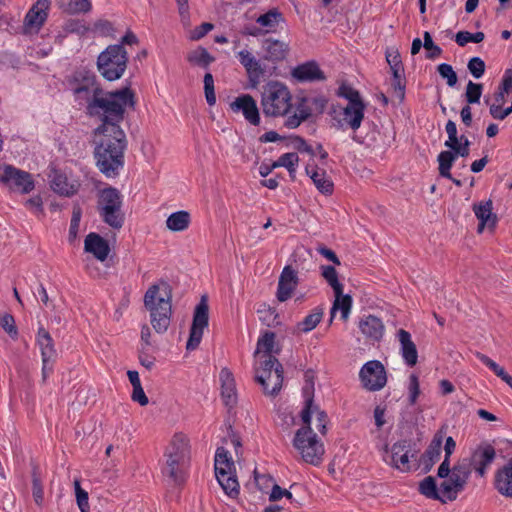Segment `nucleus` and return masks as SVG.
<instances>
[{
	"label": "nucleus",
	"mask_w": 512,
	"mask_h": 512,
	"mask_svg": "<svg viewBox=\"0 0 512 512\" xmlns=\"http://www.w3.org/2000/svg\"><path fill=\"white\" fill-rule=\"evenodd\" d=\"M166 287V297H160L159 286L151 285L144 295V306L150 312V322L153 329L163 334L168 330L172 316V290L171 287L164 283Z\"/></svg>",
	"instance_id": "6"
},
{
	"label": "nucleus",
	"mask_w": 512,
	"mask_h": 512,
	"mask_svg": "<svg viewBox=\"0 0 512 512\" xmlns=\"http://www.w3.org/2000/svg\"><path fill=\"white\" fill-rule=\"evenodd\" d=\"M437 71L442 78L447 80V85L449 87H454L457 84V74L450 64L442 63L438 65Z\"/></svg>",
	"instance_id": "55"
},
{
	"label": "nucleus",
	"mask_w": 512,
	"mask_h": 512,
	"mask_svg": "<svg viewBox=\"0 0 512 512\" xmlns=\"http://www.w3.org/2000/svg\"><path fill=\"white\" fill-rule=\"evenodd\" d=\"M262 49L264 50V60L277 63L286 58L289 46L283 41L267 38L263 41Z\"/></svg>",
	"instance_id": "26"
},
{
	"label": "nucleus",
	"mask_w": 512,
	"mask_h": 512,
	"mask_svg": "<svg viewBox=\"0 0 512 512\" xmlns=\"http://www.w3.org/2000/svg\"><path fill=\"white\" fill-rule=\"evenodd\" d=\"M0 182L10 189L29 193L34 189V182L28 172L17 169L11 165L0 168Z\"/></svg>",
	"instance_id": "13"
},
{
	"label": "nucleus",
	"mask_w": 512,
	"mask_h": 512,
	"mask_svg": "<svg viewBox=\"0 0 512 512\" xmlns=\"http://www.w3.org/2000/svg\"><path fill=\"white\" fill-rule=\"evenodd\" d=\"M128 62L127 51L122 44L108 46L100 53L97 67L100 74L108 81H114L123 75Z\"/></svg>",
	"instance_id": "9"
},
{
	"label": "nucleus",
	"mask_w": 512,
	"mask_h": 512,
	"mask_svg": "<svg viewBox=\"0 0 512 512\" xmlns=\"http://www.w3.org/2000/svg\"><path fill=\"white\" fill-rule=\"evenodd\" d=\"M292 106V95L286 85L270 81L264 86L261 107L266 117L286 116Z\"/></svg>",
	"instance_id": "7"
},
{
	"label": "nucleus",
	"mask_w": 512,
	"mask_h": 512,
	"mask_svg": "<svg viewBox=\"0 0 512 512\" xmlns=\"http://www.w3.org/2000/svg\"><path fill=\"white\" fill-rule=\"evenodd\" d=\"M280 21H283L282 13L278 11V9L273 8L270 9L265 14L260 15L256 19V23H258L262 27H266L267 30H264L265 33L274 29Z\"/></svg>",
	"instance_id": "43"
},
{
	"label": "nucleus",
	"mask_w": 512,
	"mask_h": 512,
	"mask_svg": "<svg viewBox=\"0 0 512 512\" xmlns=\"http://www.w3.org/2000/svg\"><path fill=\"white\" fill-rule=\"evenodd\" d=\"M364 110L365 104H347V106L343 108V120L354 132L361 126L364 119Z\"/></svg>",
	"instance_id": "33"
},
{
	"label": "nucleus",
	"mask_w": 512,
	"mask_h": 512,
	"mask_svg": "<svg viewBox=\"0 0 512 512\" xmlns=\"http://www.w3.org/2000/svg\"><path fill=\"white\" fill-rule=\"evenodd\" d=\"M298 284V272L291 265H286L278 279L276 292L278 301L285 302L290 299Z\"/></svg>",
	"instance_id": "18"
},
{
	"label": "nucleus",
	"mask_w": 512,
	"mask_h": 512,
	"mask_svg": "<svg viewBox=\"0 0 512 512\" xmlns=\"http://www.w3.org/2000/svg\"><path fill=\"white\" fill-rule=\"evenodd\" d=\"M94 159L99 171L106 177H116L124 166V153L127 149V138L123 129L97 133Z\"/></svg>",
	"instance_id": "2"
},
{
	"label": "nucleus",
	"mask_w": 512,
	"mask_h": 512,
	"mask_svg": "<svg viewBox=\"0 0 512 512\" xmlns=\"http://www.w3.org/2000/svg\"><path fill=\"white\" fill-rule=\"evenodd\" d=\"M0 325L12 339H16L18 337V329L15 324V319L11 314L3 315L0 319Z\"/></svg>",
	"instance_id": "58"
},
{
	"label": "nucleus",
	"mask_w": 512,
	"mask_h": 512,
	"mask_svg": "<svg viewBox=\"0 0 512 512\" xmlns=\"http://www.w3.org/2000/svg\"><path fill=\"white\" fill-rule=\"evenodd\" d=\"M397 337L403 361L409 367L415 366L418 362V351L415 343L412 341L411 334L404 329H399Z\"/></svg>",
	"instance_id": "25"
},
{
	"label": "nucleus",
	"mask_w": 512,
	"mask_h": 512,
	"mask_svg": "<svg viewBox=\"0 0 512 512\" xmlns=\"http://www.w3.org/2000/svg\"><path fill=\"white\" fill-rule=\"evenodd\" d=\"M385 452L387 456L384 457V461L392 467L401 471H409V452L410 442L408 440H400L394 443L391 447L390 454L388 445H385Z\"/></svg>",
	"instance_id": "15"
},
{
	"label": "nucleus",
	"mask_w": 512,
	"mask_h": 512,
	"mask_svg": "<svg viewBox=\"0 0 512 512\" xmlns=\"http://www.w3.org/2000/svg\"><path fill=\"white\" fill-rule=\"evenodd\" d=\"M493 203L491 200L482 201L473 205L475 216L479 220L477 232L482 233L485 227L494 229L497 223V215L492 212Z\"/></svg>",
	"instance_id": "23"
},
{
	"label": "nucleus",
	"mask_w": 512,
	"mask_h": 512,
	"mask_svg": "<svg viewBox=\"0 0 512 512\" xmlns=\"http://www.w3.org/2000/svg\"><path fill=\"white\" fill-rule=\"evenodd\" d=\"M468 71L475 79L481 78L485 73V62L480 57H472L467 64Z\"/></svg>",
	"instance_id": "54"
},
{
	"label": "nucleus",
	"mask_w": 512,
	"mask_h": 512,
	"mask_svg": "<svg viewBox=\"0 0 512 512\" xmlns=\"http://www.w3.org/2000/svg\"><path fill=\"white\" fill-rule=\"evenodd\" d=\"M359 378L366 390L379 391L387 383L386 369L379 360H370L360 369Z\"/></svg>",
	"instance_id": "12"
},
{
	"label": "nucleus",
	"mask_w": 512,
	"mask_h": 512,
	"mask_svg": "<svg viewBox=\"0 0 512 512\" xmlns=\"http://www.w3.org/2000/svg\"><path fill=\"white\" fill-rule=\"evenodd\" d=\"M457 156L452 151H441L437 157V161L439 163V174L444 178H452V174L450 172Z\"/></svg>",
	"instance_id": "42"
},
{
	"label": "nucleus",
	"mask_w": 512,
	"mask_h": 512,
	"mask_svg": "<svg viewBox=\"0 0 512 512\" xmlns=\"http://www.w3.org/2000/svg\"><path fill=\"white\" fill-rule=\"evenodd\" d=\"M483 91L481 83L469 81L466 86L465 98L468 104L479 103Z\"/></svg>",
	"instance_id": "51"
},
{
	"label": "nucleus",
	"mask_w": 512,
	"mask_h": 512,
	"mask_svg": "<svg viewBox=\"0 0 512 512\" xmlns=\"http://www.w3.org/2000/svg\"><path fill=\"white\" fill-rule=\"evenodd\" d=\"M290 141L293 145V147L298 150L299 152L301 153H307L311 156H314V150L313 148L307 144L306 140L299 136V135H293V136H290Z\"/></svg>",
	"instance_id": "62"
},
{
	"label": "nucleus",
	"mask_w": 512,
	"mask_h": 512,
	"mask_svg": "<svg viewBox=\"0 0 512 512\" xmlns=\"http://www.w3.org/2000/svg\"><path fill=\"white\" fill-rule=\"evenodd\" d=\"M208 322L209 306L207 296L203 295L194 310L189 339L186 344L187 350L192 351L199 346L202 340L203 331L208 326Z\"/></svg>",
	"instance_id": "11"
},
{
	"label": "nucleus",
	"mask_w": 512,
	"mask_h": 512,
	"mask_svg": "<svg viewBox=\"0 0 512 512\" xmlns=\"http://www.w3.org/2000/svg\"><path fill=\"white\" fill-rule=\"evenodd\" d=\"M495 458V448L489 443H481L473 450L471 456L467 459L477 475L483 477Z\"/></svg>",
	"instance_id": "14"
},
{
	"label": "nucleus",
	"mask_w": 512,
	"mask_h": 512,
	"mask_svg": "<svg viewBox=\"0 0 512 512\" xmlns=\"http://www.w3.org/2000/svg\"><path fill=\"white\" fill-rule=\"evenodd\" d=\"M64 30L68 33L84 35L88 31V27L85 25L83 20L69 19L64 24Z\"/></svg>",
	"instance_id": "59"
},
{
	"label": "nucleus",
	"mask_w": 512,
	"mask_h": 512,
	"mask_svg": "<svg viewBox=\"0 0 512 512\" xmlns=\"http://www.w3.org/2000/svg\"><path fill=\"white\" fill-rule=\"evenodd\" d=\"M312 117L313 107L309 103V97H298L295 103V112L285 119L284 126L288 129H295Z\"/></svg>",
	"instance_id": "21"
},
{
	"label": "nucleus",
	"mask_w": 512,
	"mask_h": 512,
	"mask_svg": "<svg viewBox=\"0 0 512 512\" xmlns=\"http://www.w3.org/2000/svg\"><path fill=\"white\" fill-rule=\"evenodd\" d=\"M306 174L312 179L314 185L318 189V191L325 195H331L333 193L334 184L329 176H327L325 170L318 169L317 166L315 168L310 169V166L307 165Z\"/></svg>",
	"instance_id": "31"
},
{
	"label": "nucleus",
	"mask_w": 512,
	"mask_h": 512,
	"mask_svg": "<svg viewBox=\"0 0 512 512\" xmlns=\"http://www.w3.org/2000/svg\"><path fill=\"white\" fill-rule=\"evenodd\" d=\"M51 0H37L24 18L25 32H38L48 17Z\"/></svg>",
	"instance_id": "16"
},
{
	"label": "nucleus",
	"mask_w": 512,
	"mask_h": 512,
	"mask_svg": "<svg viewBox=\"0 0 512 512\" xmlns=\"http://www.w3.org/2000/svg\"><path fill=\"white\" fill-rule=\"evenodd\" d=\"M187 60L193 65L207 68L212 62H214L215 58L210 55L206 48L198 47L188 53Z\"/></svg>",
	"instance_id": "41"
},
{
	"label": "nucleus",
	"mask_w": 512,
	"mask_h": 512,
	"mask_svg": "<svg viewBox=\"0 0 512 512\" xmlns=\"http://www.w3.org/2000/svg\"><path fill=\"white\" fill-rule=\"evenodd\" d=\"M90 98L87 114L101 121L94 134L122 129L120 123L124 120L126 106L135 105L134 92L129 87L111 92L96 89V94Z\"/></svg>",
	"instance_id": "1"
},
{
	"label": "nucleus",
	"mask_w": 512,
	"mask_h": 512,
	"mask_svg": "<svg viewBox=\"0 0 512 512\" xmlns=\"http://www.w3.org/2000/svg\"><path fill=\"white\" fill-rule=\"evenodd\" d=\"M82 217V209L79 204H74L72 218L69 228V241H73L77 238L79 225Z\"/></svg>",
	"instance_id": "52"
},
{
	"label": "nucleus",
	"mask_w": 512,
	"mask_h": 512,
	"mask_svg": "<svg viewBox=\"0 0 512 512\" xmlns=\"http://www.w3.org/2000/svg\"><path fill=\"white\" fill-rule=\"evenodd\" d=\"M408 392V402L410 405H414L420 395L419 379L414 373L409 376Z\"/></svg>",
	"instance_id": "57"
},
{
	"label": "nucleus",
	"mask_w": 512,
	"mask_h": 512,
	"mask_svg": "<svg viewBox=\"0 0 512 512\" xmlns=\"http://www.w3.org/2000/svg\"><path fill=\"white\" fill-rule=\"evenodd\" d=\"M123 196L112 186L106 187L98 193V210L104 223L113 229H121L124 225L125 215L122 212Z\"/></svg>",
	"instance_id": "8"
},
{
	"label": "nucleus",
	"mask_w": 512,
	"mask_h": 512,
	"mask_svg": "<svg viewBox=\"0 0 512 512\" xmlns=\"http://www.w3.org/2000/svg\"><path fill=\"white\" fill-rule=\"evenodd\" d=\"M84 249L86 252L92 253L96 259L102 262L107 259L110 252L108 241L93 232L86 236Z\"/></svg>",
	"instance_id": "27"
},
{
	"label": "nucleus",
	"mask_w": 512,
	"mask_h": 512,
	"mask_svg": "<svg viewBox=\"0 0 512 512\" xmlns=\"http://www.w3.org/2000/svg\"><path fill=\"white\" fill-rule=\"evenodd\" d=\"M275 343V333L272 331H266L257 342V355L261 350L264 354L272 355L273 347Z\"/></svg>",
	"instance_id": "48"
},
{
	"label": "nucleus",
	"mask_w": 512,
	"mask_h": 512,
	"mask_svg": "<svg viewBox=\"0 0 512 512\" xmlns=\"http://www.w3.org/2000/svg\"><path fill=\"white\" fill-rule=\"evenodd\" d=\"M260 371L256 368L255 381L258 382L265 394L276 396L283 384V366L273 355L263 354Z\"/></svg>",
	"instance_id": "10"
},
{
	"label": "nucleus",
	"mask_w": 512,
	"mask_h": 512,
	"mask_svg": "<svg viewBox=\"0 0 512 512\" xmlns=\"http://www.w3.org/2000/svg\"><path fill=\"white\" fill-rule=\"evenodd\" d=\"M235 473V464L229 452L224 447H218L215 454V474L219 471Z\"/></svg>",
	"instance_id": "38"
},
{
	"label": "nucleus",
	"mask_w": 512,
	"mask_h": 512,
	"mask_svg": "<svg viewBox=\"0 0 512 512\" xmlns=\"http://www.w3.org/2000/svg\"><path fill=\"white\" fill-rule=\"evenodd\" d=\"M309 103L313 107V115L323 114L327 99L324 96L309 97Z\"/></svg>",
	"instance_id": "64"
},
{
	"label": "nucleus",
	"mask_w": 512,
	"mask_h": 512,
	"mask_svg": "<svg viewBox=\"0 0 512 512\" xmlns=\"http://www.w3.org/2000/svg\"><path fill=\"white\" fill-rule=\"evenodd\" d=\"M230 109L235 112H241L246 121L253 126L260 124V113L255 99L250 94H242L230 103Z\"/></svg>",
	"instance_id": "17"
},
{
	"label": "nucleus",
	"mask_w": 512,
	"mask_h": 512,
	"mask_svg": "<svg viewBox=\"0 0 512 512\" xmlns=\"http://www.w3.org/2000/svg\"><path fill=\"white\" fill-rule=\"evenodd\" d=\"M324 315V309L320 306L315 307L302 321L297 323V329L300 332L308 333L316 328Z\"/></svg>",
	"instance_id": "39"
},
{
	"label": "nucleus",
	"mask_w": 512,
	"mask_h": 512,
	"mask_svg": "<svg viewBox=\"0 0 512 512\" xmlns=\"http://www.w3.org/2000/svg\"><path fill=\"white\" fill-rule=\"evenodd\" d=\"M50 185L55 193L65 197L76 194L79 187V185L69 183L67 177L61 173H55Z\"/></svg>",
	"instance_id": "36"
},
{
	"label": "nucleus",
	"mask_w": 512,
	"mask_h": 512,
	"mask_svg": "<svg viewBox=\"0 0 512 512\" xmlns=\"http://www.w3.org/2000/svg\"><path fill=\"white\" fill-rule=\"evenodd\" d=\"M32 495L35 503L41 507L44 502V490L37 465L32 467Z\"/></svg>",
	"instance_id": "45"
},
{
	"label": "nucleus",
	"mask_w": 512,
	"mask_h": 512,
	"mask_svg": "<svg viewBox=\"0 0 512 512\" xmlns=\"http://www.w3.org/2000/svg\"><path fill=\"white\" fill-rule=\"evenodd\" d=\"M443 439L444 435L440 430L434 435L432 441L426 449L424 457L427 458L425 461V468L427 471L430 470L431 467L440 459Z\"/></svg>",
	"instance_id": "34"
},
{
	"label": "nucleus",
	"mask_w": 512,
	"mask_h": 512,
	"mask_svg": "<svg viewBox=\"0 0 512 512\" xmlns=\"http://www.w3.org/2000/svg\"><path fill=\"white\" fill-rule=\"evenodd\" d=\"M299 162V157L294 152H289L281 155L278 160L273 162V167H285L290 174L296 172V166Z\"/></svg>",
	"instance_id": "47"
},
{
	"label": "nucleus",
	"mask_w": 512,
	"mask_h": 512,
	"mask_svg": "<svg viewBox=\"0 0 512 512\" xmlns=\"http://www.w3.org/2000/svg\"><path fill=\"white\" fill-rule=\"evenodd\" d=\"M204 93L205 98L209 106H213L216 103V95L214 88V79L211 73L204 75Z\"/></svg>",
	"instance_id": "56"
},
{
	"label": "nucleus",
	"mask_w": 512,
	"mask_h": 512,
	"mask_svg": "<svg viewBox=\"0 0 512 512\" xmlns=\"http://www.w3.org/2000/svg\"><path fill=\"white\" fill-rule=\"evenodd\" d=\"M305 386L303 387V395L305 397V403L309 397L314 400V372L308 370L305 372Z\"/></svg>",
	"instance_id": "63"
},
{
	"label": "nucleus",
	"mask_w": 512,
	"mask_h": 512,
	"mask_svg": "<svg viewBox=\"0 0 512 512\" xmlns=\"http://www.w3.org/2000/svg\"><path fill=\"white\" fill-rule=\"evenodd\" d=\"M312 397H309L306 406L301 411V419L304 424L299 428L293 439V446L299 451L302 459L311 465L317 466L322 462L324 446L313 432L311 424Z\"/></svg>",
	"instance_id": "4"
},
{
	"label": "nucleus",
	"mask_w": 512,
	"mask_h": 512,
	"mask_svg": "<svg viewBox=\"0 0 512 512\" xmlns=\"http://www.w3.org/2000/svg\"><path fill=\"white\" fill-rule=\"evenodd\" d=\"M76 80L77 85L74 88V94L78 98L84 99L87 104L91 100V95L96 94V89L103 90L97 83L96 76L93 72H79Z\"/></svg>",
	"instance_id": "22"
},
{
	"label": "nucleus",
	"mask_w": 512,
	"mask_h": 512,
	"mask_svg": "<svg viewBox=\"0 0 512 512\" xmlns=\"http://www.w3.org/2000/svg\"><path fill=\"white\" fill-rule=\"evenodd\" d=\"M240 63L245 68L249 82L253 88L260 83L261 77L265 74V68L260 60L256 59L248 50H241L237 54Z\"/></svg>",
	"instance_id": "19"
},
{
	"label": "nucleus",
	"mask_w": 512,
	"mask_h": 512,
	"mask_svg": "<svg viewBox=\"0 0 512 512\" xmlns=\"http://www.w3.org/2000/svg\"><path fill=\"white\" fill-rule=\"evenodd\" d=\"M215 475L218 483L229 497L235 498L239 495V483L236 473L229 474L221 470Z\"/></svg>",
	"instance_id": "37"
},
{
	"label": "nucleus",
	"mask_w": 512,
	"mask_h": 512,
	"mask_svg": "<svg viewBox=\"0 0 512 512\" xmlns=\"http://www.w3.org/2000/svg\"><path fill=\"white\" fill-rule=\"evenodd\" d=\"M423 39V47L428 50L426 54L428 59H435L442 54V49L433 42L432 36L428 31L424 32Z\"/></svg>",
	"instance_id": "53"
},
{
	"label": "nucleus",
	"mask_w": 512,
	"mask_h": 512,
	"mask_svg": "<svg viewBox=\"0 0 512 512\" xmlns=\"http://www.w3.org/2000/svg\"><path fill=\"white\" fill-rule=\"evenodd\" d=\"M335 300L330 309V323L333 321L335 314L338 310L341 311V317L344 320L348 319V316L352 307V297L349 294H343V288L340 289V293L334 292Z\"/></svg>",
	"instance_id": "32"
},
{
	"label": "nucleus",
	"mask_w": 512,
	"mask_h": 512,
	"mask_svg": "<svg viewBox=\"0 0 512 512\" xmlns=\"http://www.w3.org/2000/svg\"><path fill=\"white\" fill-rule=\"evenodd\" d=\"M361 333L369 341L378 342L384 335V324L380 318L374 315L364 316L358 325Z\"/></svg>",
	"instance_id": "24"
},
{
	"label": "nucleus",
	"mask_w": 512,
	"mask_h": 512,
	"mask_svg": "<svg viewBox=\"0 0 512 512\" xmlns=\"http://www.w3.org/2000/svg\"><path fill=\"white\" fill-rule=\"evenodd\" d=\"M484 38L485 34L483 32L471 33L469 31H459L455 35V42L463 47L469 42L480 43Z\"/></svg>",
	"instance_id": "49"
},
{
	"label": "nucleus",
	"mask_w": 512,
	"mask_h": 512,
	"mask_svg": "<svg viewBox=\"0 0 512 512\" xmlns=\"http://www.w3.org/2000/svg\"><path fill=\"white\" fill-rule=\"evenodd\" d=\"M338 95L347 99L348 104H352V105L364 104L361 99L360 93L349 85L342 84L339 87Z\"/></svg>",
	"instance_id": "50"
},
{
	"label": "nucleus",
	"mask_w": 512,
	"mask_h": 512,
	"mask_svg": "<svg viewBox=\"0 0 512 512\" xmlns=\"http://www.w3.org/2000/svg\"><path fill=\"white\" fill-rule=\"evenodd\" d=\"M320 269L322 277L333 289V292L340 293V289L343 288V285L338 279V273L335 267L331 265H322Z\"/></svg>",
	"instance_id": "46"
},
{
	"label": "nucleus",
	"mask_w": 512,
	"mask_h": 512,
	"mask_svg": "<svg viewBox=\"0 0 512 512\" xmlns=\"http://www.w3.org/2000/svg\"><path fill=\"white\" fill-rule=\"evenodd\" d=\"M221 396L224 404L233 407L237 402L236 384L232 372L223 368L220 372Z\"/></svg>",
	"instance_id": "28"
},
{
	"label": "nucleus",
	"mask_w": 512,
	"mask_h": 512,
	"mask_svg": "<svg viewBox=\"0 0 512 512\" xmlns=\"http://www.w3.org/2000/svg\"><path fill=\"white\" fill-rule=\"evenodd\" d=\"M75 493L77 504L81 512H89L88 493L83 490L78 480H75Z\"/></svg>",
	"instance_id": "60"
},
{
	"label": "nucleus",
	"mask_w": 512,
	"mask_h": 512,
	"mask_svg": "<svg viewBox=\"0 0 512 512\" xmlns=\"http://www.w3.org/2000/svg\"><path fill=\"white\" fill-rule=\"evenodd\" d=\"M392 73V89L399 102L405 99L406 80L404 76V66L390 69Z\"/></svg>",
	"instance_id": "40"
},
{
	"label": "nucleus",
	"mask_w": 512,
	"mask_h": 512,
	"mask_svg": "<svg viewBox=\"0 0 512 512\" xmlns=\"http://www.w3.org/2000/svg\"><path fill=\"white\" fill-rule=\"evenodd\" d=\"M291 76L299 83L318 82L326 80L324 72L316 61H307L294 67Z\"/></svg>",
	"instance_id": "20"
},
{
	"label": "nucleus",
	"mask_w": 512,
	"mask_h": 512,
	"mask_svg": "<svg viewBox=\"0 0 512 512\" xmlns=\"http://www.w3.org/2000/svg\"><path fill=\"white\" fill-rule=\"evenodd\" d=\"M494 485L501 495L512 498V458L496 472Z\"/></svg>",
	"instance_id": "29"
},
{
	"label": "nucleus",
	"mask_w": 512,
	"mask_h": 512,
	"mask_svg": "<svg viewBox=\"0 0 512 512\" xmlns=\"http://www.w3.org/2000/svg\"><path fill=\"white\" fill-rule=\"evenodd\" d=\"M191 223V215L188 211L174 212L166 219V227L172 232H182L188 229Z\"/></svg>",
	"instance_id": "35"
},
{
	"label": "nucleus",
	"mask_w": 512,
	"mask_h": 512,
	"mask_svg": "<svg viewBox=\"0 0 512 512\" xmlns=\"http://www.w3.org/2000/svg\"><path fill=\"white\" fill-rule=\"evenodd\" d=\"M60 10L67 14L87 13L92 9L91 0H67L64 6L59 7Z\"/></svg>",
	"instance_id": "44"
},
{
	"label": "nucleus",
	"mask_w": 512,
	"mask_h": 512,
	"mask_svg": "<svg viewBox=\"0 0 512 512\" xmlns=\"http://www.w3.org/2000/svg\"><path fill=\"white\" fill-rule=\"evenodd\" d=\"M311 415L312 414H316L317 416V429L318 431L322 434V435H325L326 432H327V422H328V416L326 414V412H324L323 410H320L319 407L317 405L314 404V401L312 400V407H311Z\"/></svg>",
	"instance_id": "61"
},
{
	"label": "nucleus",
	"mask_w": 512,
	"mask_h": 512,
	"mask_svg": "<svg viewBox=\"0 0 512 512\" xmlns=\"http://www.w3.org/2000/svg\"><path fill=\"white\" fill-rule=\"evenodd\" d=\"M36 340L41 351L42 360L45 362H54L57 353L50 333L45 328L40 327L37 332Z\"/></svg>",
	"instance_id": "30"
},
{
	"label": "nucleus",
	"mask_w": 512,
	"mask_h": 512,
	"mask_svg": "<svg viewBox=\"0 0 512 512\" xmlns=\"http://www.w3.org/2000/svg\"><path fill=\"white\" fill-rule=\"evenodd\" d=\"M472 470L471 463L467 458H463L453 465L452 474L441 482L439 488L436 479L427 476L419 483V492L426 498L438 500L443 504L455 501L458 494L465 489Z\"/></svg>",
	"instance_id": "3"
},
{
	"label": "nucleus",
	"mask_w": 512,
	"mask_h": 512,
	"mask_svg": "<svg viewBox=\"0 0 512 512\" xmlns=\"http://www.w3.org/2000/svg\"><path fill=\"white\" fill-rule=\"evenodd\" d=\"M166 465L162 469L164 476L180 485L185 481V471L190 462V446L187 437L175 434L165 451Z\"/></svg>",
	"instance_id": "5"
}]
</instances>
